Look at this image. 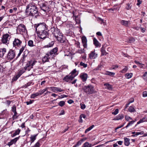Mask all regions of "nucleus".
Masks as SVG:
<instances>
[{
	"label": "nucleus",
	"instance_id": "1",
	"mask_svg": "<svg viewBox=\"0 0 147 147\" xmlns=\"http://www.w3.org/2000/svg\"><path fill=\"white\" fill-rule=\"evenodd\" d=\"M25 13L28 16L34 17L36 18L39 16L38 8L34 3H30L27 6Z\"/></svg>",
	"mask_w": 147,
	"mask_h": 147
},
{
	"label": "nucleus",
	"instance_id": "2",
	"mask_svg": "<svg viewBox=\"0 0 147 147\" xmlns=\"http://www.w3.org/2000/svg\"><path fill=\"white\" fill-rule=\"evenodd\" d=\"M46 25L44 23H40L35 24L34 27L38 33L47 30V27Z\"/></svg>",
	"mask_w": 147,
	"mask_h": 147
},
{
	"label": "nucleus",
	"instance_id": "3",
	"mask_svg": "<svg viewBox=\"0 0 147 147\" xmlns=\"http://www.w3.org/2000/svg\"><path fill=\"white\" fill-rule=\"evenodd\" d=\"M76 69H74L68 75H66L63 80L66 82H68L70 80H72L78 75V74H76Z\"/></svg>",
	"mask_w": 147,
	"mask_h": 147
},
{
	"label": "nucleus",
	"instance_id": "4",
	"mask_svg": "<svg viewBox=\"0 0 147 147\" xmlns=\"http://www.w3.org/2000/svg\"><path fill=\"white\" fill-rule=\"evenodd\" d=\"M83 89L84 92L87 94H90L95 93L94 87L90 84L85 86Z\"/></svg>",
	"mask_w": 147,
	"mask_h": 147
},
{
	"label": "nucleus",
	"instance_id": "5",
	"mask_svg": "<svg viewBox=\"0 0 147 147\" xmlns=\"http://www.w3.org/2000/svg\"><path fill=\"white\" fill-rule=\"evenodd\" d=\"M36 62V61L34 60L28 61L26 66L24 67L28 71H30L31 69L33 68V66Z\"/></svg>",
	"mask_w": 147,
	"mask_h": 147
},
{
	"label": "nucleus",
	"instance_id": "6",
	"mask_svg": "<svg viewBox=\"0 0 147 147\" xmlns=\"http://www.w3.org/2000/svg\"><path fill=\"white\" fill-rule=\"evenodd\" d=\"M38 35L39 38L43 40L47 37L49 36V33L47 30L38 33Z\"/></svg>",
	"mask_w": 147,
	"mask_h": 147
},
{
	"label": "nucleus",
	"instance_id": "7",
	"mask_svg": "<svg viewBox=\"0 0 147 147\" xmlns=\"http://www.w3.org/2000/svg\"><path fill=\"white\" fill-rule=\"evenodd\" d=\"M22 43V41L20 39L15 38L13 42V47H20Z\"/></svg>",
	"mask_w": 147,
	"mask_h": 147
},
{
	"label": "nucleus",
	"instance_id": "8",
	"mask_svg": "<svg viewBox=\"0 0 147 147\" xmlns=\"http://www.w3.org/2000/svg\"><path fill=\"white\" fill-rule=\"evenodd\" d=\"M15 56V51L12 49H10L8 52L7 55V58L8 59L10 60L13 59Z\"/></svg>",
	"mask_w": 147,
	"mask_h": 147
},
{
	"label": "nucleus",
	"instance_id": "9",
	"mask_svg": "<svg viewBox=\"0 0 147 147\" xmlns=\"http://www.w3.org/2000/svg\"><path fill=\"white\" fill-rule=\"evenodd\" d=\"M51 32L53 34L54 36L55 37V34H57V35L58 37H59V35H61L62 36L63 35L62 33L60 32V31L59 29H58L57 28H55L54 27L52 28H51Z\"/></svg>",
	"mask_w": 147,
	"mask_h": 147
},
{
	"label": "nucleus",
	"instance_id": "10",
	"mask_svg": "<svg viewBox=\"0 0 147 147\" xmlns=\"http://www.w3.org/2000/svg\"><path fill=\"white\" fill-rule=\"evenodd\" d=\"M57 35V34H55V37L59 42L64 43H66L67 41L65 37H63V35L62 36L60 35H59V37H58V36Z\"/></svg>",
	"mask_w": 147,
	"mask_h": 147
},
{
	"label": "nucleus",
	"instance_id": "11",
	"mask_svg": "<svg viewBox=\"0 0 147 147\" xmlns=\"http://www.w3.org/2000/svg\"><path fill=\"white\" fill-rule=\"evenodd\" d=\"M9 35L8 34L3 35L1 39L2 42L4 44L8 43V42L9 40Z\"/></svg>",
	"mask_w": 147,
	"mask_h": 147
},
{
	"label": "nucleus",
	"instance_id": "12",
	"mask_svg": "<svg viewBox=\"0 0 147 147\" xmlns=\"http://www.w3.org/2000/svg\"><path fill=\"white\" fill-rule=\"evenodd\" d=\"M58 48L56 47L53 49L49 52H48L47 53L49 54L51 57H52L54 55L57 54V52L58 51Z\"/></svg>",
	"mask_w": 147,
	"mask_h": 147
},
{
	"label": "nucleus",
	"instance_id": "13",
	"mask_svg": "<svg viewBox=\"0 0 147 147\" xmlns=\"http://www.w3.org/2000/svg\"><path fill=\"white\" fill-rule=\"evenodd\" d=\"M51 90L54 92H60L64 91L63 90L61 89L60 88L55 87H51L49 88Z\"/></svg>",
	"mask_w": 147,
	"mask_h": 147
},
{
	"label": "nucleus",
	"instance_id": "14",
	"mask_svg": "<svg viewBox=\"0 0 147 147\" xmlns=\"http://www.w3.org/2000/svg\"><path fill=\"white\" fill-rule=\"evenodd\" d=\"M82 41L83 46L84 48H86L87 47V39L85 36H83L82 38Z\"/></svg>",
	"mask_w": 147,
	"mask_h": 147
},
{
	"label": "nucleus",
	"instance_id": "15",
	"mask_svg": "<svg viewBox=\"0 0 147 147\" xmlns=\"http://www.w3.org/2000/svg\"><path fill=\"white\" fill-rule=\"evenodd\" d=\"M97 57V54L95 52V51H92L89 54V57L90 59H94L96 58Z\"/></svg>",
	"mask_w": 147,
	"mask_h": 147
},
{
	"label": "nucleus",
	"instance_id": "16",
	"mask_svg": "<svg viewBox=\"0 0 147 147\" xmlns=\"http://www.w3.org/2000/svg\"><path fill=\"white\" fill-rule=\"evenodd\" d=\"M80 77L82 81L83 82H85L87 80L88 75L86 73H82L80 74Z\"/></svg>",
	"mask_w": 147,
	"mask_h": 147
},
{
	"label": "nucleus",
	"instance_id": "17",
	"mask_svg": "<svg viewBox=\"0 0 147 147\" xmlns=\"http://www.w3.org/2000/svg\"><path fill=\"white\" fill-rule=\"evenodd\" d=\"M27 70L25 68V67L24 69H21L18 72V74L16 77V79H14V80H16L26 70Z\"/></svg>",
	"mask_w": 147,
	"mask_h": 147
},
{
	"label": "nucleus",
	"instance_id": "18",
	"mask_svg": "<svg viewBox=\"0 0 147 147\" xmlns=\"http://www.w3.org/2000/svg\"><path fill=\"white\" fill-rule=\"evenodd\" d=\"M19 137H20L16 138L14 139L11 140L10 142L8 143L7 144V145L10 146L13 144H15L17 140L19 139Z\"/></svg>",
	"mask_w": 147,
	"mask_h": 147
},
{
	"label": "nucleus",
	"instance_id": "19",
	"mask_svg": "<svg viewBox=\"0 0 147 147\" xmlns=\"http://www.w3.org/2000/svg\"><path fill=\"white\" fill-rule=\"evenodd\" d=\"M18 29H19V31H22L23 32H25L26 30V26L22 24H20Z\"/></svg>",
	"mask_w": 147,
	"mask_h": 147
},
{
	"label": "nucleus",
	"instance_id": "20",
	"mask_svg": "<svg viewBox=\"0 0 147 147\" xmlns=\"http://www.w3.org/2000/svg\"><path fill=\"white\" fill-rule=\"evenodd\" d=\"M12 111L14 113V114L13 116V119H16L18 116L17 115L18 113L16 111V107L15 106H13L12 107Z\"/></svg>",
	"mask_w": 147,
	"mask_h": 147
},
{
	"label": "nucleus",
	"instance_id": "21",
	"mask_svg": "<svg viewBox=\"0 0 147 147\" xmlns=\"http://www.w3.org/2000/svg\"><path fill=\"white\" fill-rule=\"evenodd\" d=\"M51 57L49 56V54L47 53L42 59L43 62H45L49 61V59Z\"/></svg>",
	"mask_w": 147,
	"mask_h": 147
},
{
	"label": "nucleus",
	"instance_id": "22",
	"mask_svg": "<svg viewBox=\"0 0 147 147\" xmlns=\"http://www.w3.org/2000/svg\"><path fill=\"white\" fill-rule=\"evenodd\" d=\"M124 118V115L123 114H119L113 119V120H122Z\"/></svg>",
	"mask_w": 147,
	"mask_h": 147
},
{
	"label": "nucleus",
	"instance_id": "23",
	"mask_svg": "<svg viewBox=\"0 0 147 147\" xmlns=\"http://www.w3.org/2000/svg\"><path fill=\"white\" fill-rule=\"evenodd\" d=\"M101 55H106L108 53L105 51V47H104V45H102V47L101 48Z\"/></svg>",
	"mask_w": 147,
	"mask_h": 147
},
{
	"label": "nucleus",
	"instance_id": "24",
	"mask_svg": "<svg viewBox=\"0 0 147 147\" xmlns=\"http://www.w3.org/2000/svg\"><path fill=\"white\" fill-rule=\"evenodd\" d=\"M121 23L122 25L126 26H127L128 24H130L129 21H127L123 20L121 21Z\"/></svg>",
	"mask_w": 147,
	"mask_h": 147
},
{
	"label": "nucleus",
	"instance_id": "25",
	"mask_svg": "<svg viewBox=\"0 0 147 147\" xmlns=\"http://www.w3.org/2000/svg\"><path fill=\"white\" fill-rule=\"evenodd\" d=\"M6 49L5 48L0 49V57H2L6 52Z\"/></svg>",
	"mask_w": 147,
	"mask_h": 147
},
{
	"label": "nucleus",
	"instance_id": "26",
	"mask_svg": "<svg viewBox=\"0 0 147 147\" xmlns=\"http://www.w3.org/2000/svg\"><path fill=\"white\" fill-rule=\"evenodd\" d=\"M93 43L96 47H100V44L95 38H93Z\"/></svg>",
	"mask_w": 147,
	"mask_h": 147
},
{
	"label": "nucleus",
	"instance_id": "27",
	"mask_svg": "<svg viewBox=\"0 0 147 147\" xmlns=\"http://www.w3.org/2000/svg\"><path fill=\"white\" fill-rule=\"evenodd\" d=\"M104 86H105V88L109 90H111L113 89V87L112 85L108 83H105L104 84Z\"/></svg>",
	"mask_w": 147,
	"mask_h": 147
},
{
	"label": "nucleus",
	"instance_id": "28",
	"mask_svg": "<svg viewBox=\"0 0 147 147\" xmlns=\"http://www.w3.org/2000/svg\"><path fill=\"white\" fill-rule=\"evenodd\" d=\"M124 144L126 146H128L129 144V139L126 137L124 138Z\"/></svg>",
	"mask_w": 147,
	"mask_h": 147
},
{
	"label": "nucleus",
	"instance_id": "29",
	"mask_svg": "<svg viewBox=\"0 0 147 147\" xmlns=\"http://www.w3.org/2000/svg\"><path fill=\"white\" fill-rule=\"evenodd\" d=\"M40 8L43 11L45 12L47 9V8L45 3H42L40 6Z\"/></svg>",
	"mask_w": 147,
	"mask_h": 147
},
{
	"label": "nucleus",
	"instance_id": "30",
	"mask_svg": "<svg viewBox=\"0 0 147 147\" xmlns=\"http://www.w3.org/2000/svg\"><path fill=\"white\" fill-rule=\"evenodd\" d=\"M37 135V134H36L35 135H32L31 136L30 138L31 142V144L33 142L36 140Z\"/></svg>",
	"mask_w": 147,
	"mask_h": 147
},
{
	"label": "nucleus",
	"instance_id": "31",
	"mask_svg": "<svg viewBox=\"0 0 147 147\" xmlns=\"http://www.w3.org/2000/svg\"><path fill=\"white\" fill-rule=\"evenodd\" d=\"M54 43V42L52 41L51 42H50L48 45L44 46V48H46L52 47Z\"/></svg>",
	"mask_w": 147,
	"mask_h": 147
},
{
	"label": "nucleus",
	"instance_id": "32",
	"mask_svg": "<svg viewBox=\"0 0 147 147\" xmlns=\"http://www.w3.org/2000/svg\"><path fill=\"white\" fill-rule=\"evenodd\" d=\"M92 146L91 144H89L88 142H85L82 146V147H91Z\"/></svg>",
	"mask_w": 147,
	"mask_h": 147
},
{
	"label": "nucleus",
	"instance_id": "33",
	"mask_svg": "<svg viewBox=\"0 0 147 147\" xmlns=\"http://www.w3.org/2000/svg\"><path fill=\"white\" fill-rule=\"evenodd\" d=\"M40 95L38 92L32 94L30 96V98H34L35 97Z\"/></svg>",
	"mask_w": 147,
	"mask_h": 147
},
{
	"label": "nucleus",
	"instance_id": "34",
	"mask_svg": "<svg viewBox=\"0 0 147 147\" xmlns=\"http://www.w3.org/2000/svg\"><path fill=\"white\" fill-rule=\"evenodd\" d=\"M49 88L47 87L45 88L44 89L40 90L38 92L40 95L44 93L45 91L47 90L48 88Z\"/></svg>",
	"mask_w": 147,
	"mask_h": 147
},
{
	"label": "nucleus",
	"instance_id": "35",
	"mask_svg": "<svg viewBox=\"0 0 147 147\" xmlns=\"http://www.w3.org/2000/svg\"><path fill=\"white\" fill-rule=\"evenodd\" d=\"M128 68L127 66H125V67L121 70L120 71V72L122 73H125L127 71Z\"/></svg>",
	"mask_w": 147,
	"mask_h": 147
},
{
	"label": "nucleus",
	"instance_id": "36",
	"mask_svg": "<svg viewBox=\"0 0 147 147\" xmlns=\"http://www.w3.org/2000/svg\"><path fill=\"white\" fill-rule=\"evenodd\" d=\"M133 76V74L131 73H126L125 75V77L127 79H129L131 78Z\"/></svg>",
	"mask_w": 147,
	"mask_h": 147
},
{
	"label": "nucleus",
	"instance_id": "37",
	"mask_svg": "<svg viewBox=\"0 0 147 147\" xmlns=\"http://www.w3.org/2000/svg\"><path fill=\"white\" fill-rule=\"evenodd\" d=\"M28 45L31 47H33L35 46V45L33 44V42L32 40H29L28 42Z\"/></svg>",
	"mask_w": 147,
	"mask_h": 147
},
{
	"label": "nucleus",
	"instance_id": "38",
	"mask_svg": "<svg viewBox=\"0 0 147 147\" xmlns=\"http://www.w3.org/2000/svg\"><path fill=\"white\" fill-rule=\"evenodd\" d=\"M145 118L143 117L142 119H140L138 122L137 123V124L135 125V127H136L137 125L139 124H140V123H142L143 122L145 121H146L145 120Z\"/></svg>",
	"mask_w": 147,
	"mask_h": 147
},
{
	"label": "nucleus",
	"instance_id": "39",
	"mask_svg": "<svg viewBox=\"0 0 147 147\" xmlns=\"http://www.w3.org/2000/svg\"><path fill=\"white\" fill-rule=\"evenodd\" d=\"M136 121H129L126 126V127L127 128L129 126H131Z\"/></svg>",
	"mask_w": 147,
	"mask_h": 147
},
{
	"label": "nucleus",
	"instance_id": "40",
	"mask_svg": "<svg viewBox=\"0 0 147 147\" xmlns=\"http://www.w3.org/2000/svg\"><path fill=\"white\" fill-rule=\"evenodd\" d=\"M94 127V125H92L91 126L89 127V128L86 129L85 131V133H86L88 131L92 129Z\"/></svg>",
	"mask_w": 147,
	"mask_h": 147
},
{
	"label": "nucleus",
	"instance_id": "41",
	"mask_svg": "<svg viewBox=\"0 0 147 147\" xmlns=\"http://www.w3.org/2000/svg\"><path fill=\"white\" fill-rule=\"evenodd\" d=\"M134 62L137 65L139 66L141 68L143 67L142 64V63L139 62V61L135 60L134 61Z\"/></svg>",
	"mask_w": 147,
	"mask_h": 147
},
{
	"label": "nucleus",
	"instance_id": "42",
	"mask_svg": "<svg viewBox=\"0 0 147 147\" xmlns=\"http://www.w3.org/2000/svg\"><path fill=\"white\" fill-rule=\"evenodd\" d=\"M85 140L86 139H82L78 141L76 144L77 146H79L82 143L84 140Z\"/></svg>",
	"mask_w": 147,
	"mask_h": 147
},
{
	"label": "nucleus",
	"instance_id": "43",
	"mask_svg": "<svg viewBox=\"0 0 147 147\" xmlns=\"http://www.w3.org/2000/svg\"><path fill=\"white\" fill-rule=\"evenodd\" d=\"M128 110L130 112H134L135 111V110L134 107L131 106H130L129 107Z\"/></svg>",
	"mask_w": 147,
	"mask_h": 147
},
{
	"label": "nucleus",
	"instance_id": "44",
	"mask_svg": "<svg viewBox=\"0 0 147 147\" xmlns=\"http://www.w3.org/2000/svg\"><path fill=\"white\" fill-rule=\"evenodd\" d=\"M65 104V102L63 101H61L59 102L58 103V105L61 106L62 107Z\"/></svg>",
	"mask_w": 147,
	"mask_h": 147
},
{
	"label": "nucleus",
	"instance_id": "45",
	"mask_svg": "<svg viewBox=\"0 0 147 147\" xmlns=\"http://www.w3.org/2000/svg\"><path fill=\"white\" fill-rule=\"evenodd\" d=\"M144 79L147 82V72H146L143 75Z\"/></svg>",
	"mask_w": 147,
	"mask_h": 147
},
{
	"label": "nucleus",
	"instance_id": "46",
	"mask_svg": "<svg viewBox=\"0 0 147 147\" xmlns=\"http://www.w3.org/2000/svg\"><path fill=\"white\" fill-rule=\"evenodd\" d=\"M105 74L109 76H114L115 74V73L108 71Z\"/></svg>",
	"mask_w": 147,
	"mask_h": 147
},
{
	"label": "nucleus",
	"instance_id": "47",
	"mask_svg": "<svg viewBox=\"0 0 147 147\" xmlns=\"http://www.w3.org/2000/svg\"><path fill=\"white\" fill-rule=\"evenodd\" d=\"M128 40V42L129 43L134 42L135 41V39L133 37H130L129 38Z\"/></svg>",
	"mask_w": 147,
	"mask_h": 147
},
{
	"label": "nucleus",
	"instance_id": "48",
	"mask_svg": "<svg viewBox=\"0 0 147 147\" xmlns=\"http://www.w3.org/2000/svg\"><path fill=\"white\" fill-rule=\"evenodd\" d=\"M80 65L81 66H83L84 68L86 67L87 66L86 64H85L82 62H81L80 63Z\"/></svg>",
	"mask_w": 147,
	"mask_h": 147
},
{
	"label": "nucleus",
	"instance_id": "49",
	"mask_svg": "<svg viewBox=\"0 0 147 147\" xmlns=\"http://www.w3.org/2000/svg\"><path fill=\"white\" fill-rule=\"evenodd\" d=\"M119 113V109H116L112 113V114L113 115H115Z\"/></svg>",
	"mask_w": 147,
	"mask_h": 147
},
{
	"label": "nucleus",
	"instance_id": "50",
	"mask_svg": "<svg viewBox=\"0 0 147 147\" xmlns=\"http://www.w3.org/2000/svg\"><path fill=\"white\" fill-rule=\"evenodd\" d=\"M144 134V132L143 131H142L140 132H137L136 133V134H135L134 136H134L136 137V136H137L140 135V134Z\"/></svg>",
	"mask_w": 147,
	"mask_h": 147
},
{
	"label": "nucleus",
	"instance_id": "51",
	"mask_svg": "<svg viewBox=\"0 0 147 147\" xmlns=\"http://www.w3.org/2000/svg\"><path fill=\"white\" fill-rule=\"evenodd\" d=\"M32 83V82H29L27 83L26 84H25L23 86L24 87L26 88L27 87L30 86Z\"/></svg>",
	"mask_w": 147,
	"mask_h": 147
},
{
	"label": "nucleus",
	"instance_id": "52",
	"mask_svg": "<svg viewBox=\"0 0 147 147\" xmlns=\"http://www.w3.org/2000/svg\"><path fill=\"white\" fill-rule=\"evenodd\" d=\"M20 131V129H17L16 130L14 133L16 135H18L19 134Z\"/></svg>",
	"mask_w": 147,
	"mask_h": 147
},
{
	"label": "nucleus",
	"instance_id": "53",
	"mask_svg": "<svg viewBox=\"0 0 147 147\" xmlns=\"http://www.w3.org/2000/svg\"><path fill=\"white\" fill-rule=\"evenodd\" d=\"M125 119L127 121H129V119H132L129 116H125Z\"/></svg>",
	"mask_w": 147,
	"mask_h": 147
},
{
	"label": "nucleus",
	"instance_id": "54",
	"mask_svg": "<svg viewBox=\"0 0 147 147\" xmlns=\"http://www.w3.org/2000/svg\"><path fill=\"white\" fill-rule=\"evenodd\" d=\"M81 108L82 109H84L86 108V106L84 104H80Z\"/></svg>",
	"mask_w": 147,
	"mask_h": 147
},
{
	"label": "nucleus",
	"instance_id": "55",
	"mask_svg": "<svg viewBox=\"0 0 147 147\" xmlns=\"http://www.w3.org/2000/svg\"><path fill=\"white\" fill-rule=\"evenodd\" d=\"M84 49H79L78 51V52L79 53L82 54V53L84 52Z\"/></svg>",
	"mask_w": 147,
	"mask_h": 147
},
{
	"label": "nucleus",
	"instance_id": "56",
	"mask_svg": "<svg viewBox=\"0 0 147 147\" xmlns=\"http://www.w3.org/2000/svg\"><path fill=\"white\" fill-rule=\"evenodd\" d=\"M34 101L33 100H30V101L26 102L27 105H29L32 103Z\"/></svg>",
	"mask_w": 147,
	"mask_h": 147
},
{
	"label": "nucleus",
	"instance_id": "57",
	"mask_svg": "<svg viewBox=\"0 0 147 147\" xmlns=\"http://www.w3.org/2000/svg\"><path fill=\"white\" fill-rule=\"evenodd\" d=\"M143 96L144 97H146L147 96V92L144 91L143 92Z\"/></svg>",
	"mask_w": 147,
	"mask_h": 147
},
{
	"label": "nucleus",
	"instance_id": "58",
	"mask_svg": "<svg viewBox=\"0 0 147 147\" xmlns=\"http://www.w3.org/2000/svg\"><path fill=\"white\" fill-rule=\"evenodd\" d=\"M126 8L127 10H129L131 8V7L130 6V4H127V5L126 7Z\"/></svg>",
	"mask_w": 147,
	"mask_h": 147
},
{
	"label": "nucleus",
	"instance_id": "59",
	"mask_svg": "<svg viewBox=\"0 0 147 147\" xmlns=\"http://www.w3.org/2000/svg\"><path fill=\"white\" fill-rule=\"evenodd\" d=\"M34 146L36 147H40V143L39 142H37L35 144Z\"/></svg>",
	"mask_w": 147,
	"mask_h": 147
},
{
	"label": "nucleus",
	"instance_id": "60",
	"mask_svg": "<svg viewBox=\"0 0 147 147\" xmlns=\"http://www.w3.org/2000/svg\"><path fill=\"white\" fill-rule=\"evenodd\" d=\"M138 3H137V5L138 6L142 3V1L140 0H137Z\"/></svg>",
	"mask_w": 147,
	"mask_h": 147
},
{
	"label": "nucleus",
	"instance_id": "61",
	"mask_svg": "<svg viewBox=\"0 0 147 147\" xmlns=\"http://www.w3.org/2000/svg\"><path fill=\"white\" fill-rule=\"evenodd\" d=\"M65 114V111L63 110L61 111V113L59 114V115H64Z\"/></svg>",
	"mask_w": 147,
	"mask_h": 147
},
{
	"label": "nucleus",
	"instance_id": "62",
	"mask_svg": "<svg viewBox=\"0 0 147 147\" xmlns=\"http://www.w3.org/2000/svg\"><path fill=\"white\" fill-rule=\"evenodd\" d=\"M24 47H22L21 49H20V52L22 53L24 49Z\"/></svg>",
	"mask_w": 147,
	"mask_h": 147
},
{
	"label": "nucleus",
	"instance_id": "63",
	"mask_svg": "<svg viewBox=\"0 0 147 147\" xmlns=\"http://www.w3.org/2000/svg\"><path fill=\"white\" fill-rule=\"evenodd\" d=\"M80 117L83 118L84 119H85L86 117V116L84 114H82L80 115Z\"/></svg>",
	"mask_w": 147,
	"mask_h": 147
},
{
	"label": "nucleus",
	"instance_id": "64",
	"mask_svg": "<svg viewBox=\"0 0 147 147\" xmlns=\"http://www.w3.org/2000/svg\"><path fill=\"white\" fill-rule=\"evenodd\" d=\"M69 104H71L74 102V101L71 99L69 100L67 102Z\"/></svg>",
	"mask_w": 147,
	"mask_h": 147
}]
</instances>
